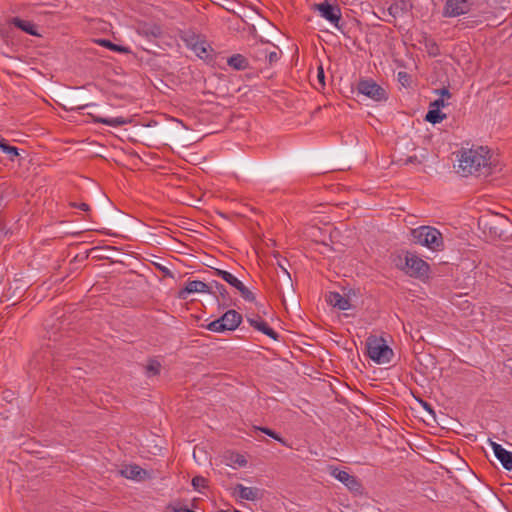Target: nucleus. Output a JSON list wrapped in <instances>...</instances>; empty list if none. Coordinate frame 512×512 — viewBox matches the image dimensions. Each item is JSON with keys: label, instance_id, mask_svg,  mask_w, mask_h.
Returning a JSON list of instances; mask_svg holds the SVG:
<instances>
[{"label": "nucleus", "instance_id": "5701e85b", "mask_svg": "<svg viewBox=\"0 0 512 512\" xmlns=\"http://www.w3.org/2000/svg\"><path fill=\"white\" fill-rule=\"evenodd\" d=\"M189 45L192 48V50L196 53V55L198 57H200L201 59H205L209 56L208 50H207V44L205 41L196 40L193 43L191 42Z\"/></svg>", "mask_w": 512, "mask_h": 512}, {"label": "nucleus", "instance_id": "7ed1b4c3", "mask_svg": "<svg viewBox=\"0 0 512 512\" xmlns=\"http://www.w3.org/2000/svg\"><path fill=\"white\" fill-rule=\"evenodd\" d=\"M367 355L377 364H388L394 355L383 338L369 336L366 340Z\"/></svg>", "mask_w": 512, "mask_h": 512}, {"label": "nucleus", "instance_id": "ea45409f", "mask_svg": "<svg viewBox=\"0 0 512 512\" xmlns=\"http://www.w3.org/2000/svg\"><path fill=\"white\" fill-rule=\"evenodd\" d=\"M436 92L441 96V98L444 99V97L446 98H450L451 97V93L450 91L447 89V88H441L439 90H436Z\"/></svg>", "mask_w": 512, "mask_h": 512}, {"label": "nucleus", "instance_id": "c756f323", "mask_svg": "<svg viewBox=\"0 0 512 512\" xmlns=\"http://www.w3.org/2000/svg\"><path fill=\"white\" fill-rule=\"evenodd\" d=\"M99 43H100V45H102L104 47H107V48H110L113 51H121V52H126L127 51L126 48L118 46V45L112 43L109 40H105V39L99 40Z\"/></svg>", "mask_w": 512, "mask_h": 512}, {"label": "nucleus", "instance_id": "a19ab883", "mask_svg": "<svg viewBox=\"0 0 512 512\" xmlns=\"http://www.w3.org/2000/svg\"><path fill=\"white\" fill-rule=\"evenodd\" d=\"M410 163H412V164H415V163H416V164H420V163H421V161L417 158V156H415V155H414V156H410V157H408V158L405 160V164H410Z\"/></svg>", "mask_w": 512, "mask_h": 512}, {"label": "nucleus", "instance_id": "37998d69", "mask_svg": "<svg viewBox=\"0 0 512 512\" xmlns=\"http://www.w3.org/2000/svg\"><path fill=\"white\" fill-rule=\"evenodd\" d=\"M356 0H342L345 4H353Z\"/></svg>", "mask_w": 512, "mask_h": 512}, {"label": "nucleus", "instance_id": "dca6fc26", "mask_svg": "<svg viewBox=\"0 0 512 512\" xmlns=\"http://www.w3.org/2000/svg\"><path fill=\"white\" fill-rule=\"evenodd\" d=\"M327 302L331 306L337 307L339 310H348L351 307L349 299L345 298L338 292H330L327 295Z\"/></svg>", "mask_w": 512, "mask_h": 512}, {"label": "nucleus", "instance_id": "e433bc0d", "mask_svg": "<svg viewBox=\"0 0 512 512\" xmlns=\"http://www.w3.org/2000/svg\"><path fill=\"white\" fill-rule=\"evenodd\" d=\"M70 105H71L69 108L70 110H74V109L80 110V109H84L85 107L88 106V104L80 103L79 101H77L75 99L70 101Z\"/></svg>", "mask_w": 512, "mask_h": 512}, {"label": "nucleus", "instance_id": "79ce46f5", "mask_svg": "<svg viewBox=\"0 0 512 512\" xmlns=\"http://www.w3.org/2000/svg\"><path fill=\"white\" fill-rule=\"evenodd\" d=\"M160 269L165 273V275L172 276V273L168 268L160 267Z\"/></svg>", "mask_w": 512, "mask_h": 512}, {"label": "nucleus", "instance_id": "9b49d317", "mask_svg": "<svg viewBox=\"0 0 512 512\" xmlns=\"http://www.w3.org/2000/svg\"><path fill=\"white\" fill-rule=\"evenodd\" d=\"M331 475L335 477L338 481L343 483L350 491H359L361 488V483L359 482L357 477L349 474L344 470L334 468L331 471Z\"/></svg>", "mask_w": 512, "mask_h": 512}, {"label": "nucleus", "instance_id": "4468645a", "mask_svg": "<svg viewBox=\"0 0 512 512\" xmlns=\"http://www.w3.org/2000/svg\"><path fill=\"white\" fill-rule=\"evenodd\" d=\"M234 495L249 501H254L261 497L260 489L256 487H245L242 484H237L235 486Z\"/></svg>", "mask_w": 512, "mask_h": 512}, {"label": "nucleus", "instance_id": "4c0bfd02", "mask_svg": "<svg viewBox=\"0 0 512 512\" xmlns=\"http://www.w3.org/2000/svg\"><path fill=\"white\" fill-rule=\"evenodd\" d=\"M70 206L75 207V208H79V209H80V210H82V211H89V210H90L89 205H88V204H86V203H80V204H78V203H75V202H71V203H70Z\"/></svg>", "mask_w": 512, "mask_h": 512}, {"label": "nucleus", "instance_id": "c9c22d12", "mask_svg": "<svg viewBox=\"0 0 512 512\" xmlns=\"http://www.w3.org/2000/svg\"><path fill=\"white\" fill-rule=\"evenodd\" d=\"M446 103L443 98H439L430 103V107L440 110L441 107H445Z\"/></svg>", "mask_w": 512, "mask_h": 512}, {"label": "nucleus", "instance_id": "2f4dec72", "mask_svg": "<svg viewBox=\"0 0 512 512\" xmlns=\"http://www.w3.org/2000/svg\"><path fill=\"white\" fill-rule=\"evenodd\" d=\"M284 262H288V261L286 259H283L282 261H278V266L282 269V271L287 276L286 282H287L288 287L290 288L291 291H294L291 276L288 273V271H287V269H286V267L284 265Z\"/></svg>", "mask_w": 512, "mask_h": 512}, {"label": "nucleus", "instance_id": "393cba45", "mask_svg": "<svg viewBox=\"0 0 512 512\" xmlns=\"http://www.w3.org/2000/svg\"><path fill=\"white\" fill-rule=\"evenodd\" d=\"M256 430L261 431L268 435L269 437L275 439L276 441L280 442L284 446H288L287 442L275 431H273L270 428L267 427H255Z\"/></svg>", "mask_w": 512, "mask_h": 512}, {"label": "nucleus", "instance_id": "39448f33", "mask_svg": "<svg viewBox=\"0 0 512 512\" xmlns=\"http://www.w3.org/2000/svg\"><path fill=\"white\" fill-rule=\"evenodd\" d=\"M357 91L375 102L388 100L387 90L370 78L360 79L357 83Z\"/></svg>", "mask_w": 512, "mask_h": 512}, {"label": "nucleus", "instance_id": "c03bdc74", "mask_svg": "<svg viewBox=\"0 0 512 512\" xmlns=\"http://www.w3.org/2000/svg\"><path fill=\"white\" fill-rule=\"evenodd\" d=\"M219 512H242V511L234 509L233 511H230V510H220Z\"/></svg>", "mask_w": 512, "mask_h": 512}, {"label": "nucleus", "instance_id": "f3484780", "mask_svg": "<svg viewBox=\"0 0 512 512\" xmlns=\"http://www.w3.org/2000/svg\"><path fill=\"white\" fill-rule=\"evenodd\" d=\"M227 64L236 71H243L249 68L248 59L242 54H234L227 59Z\"/></svg>", "mask_w": 512, "mask_h": 512}, {"label": "nucleus", "instance_id": "2eb2a0df", "mask_svg": "<svg viewBox=\"0 0 512 512\" xmlns=\"http://www.w3.org/2000/svg\"><path fill=\"white\" fill-rule=\"evenodd\" d=\"M249 324L256 330L262 332L273 340H278L279 335L265 321L261 319L247 318Z\"/></svg>", "mask_w": 512, "mask_h": 512}, {"label": "nucleus", "instance_id": "b1692460", "mask_svg": "<svg viewBox=\"0 0 512 512\" xmlns=\"http://www.w3.org/2000/svg\"><path fill=\"white\" fill-rule=\"evenodd\" d=\"M446 118V114L442 113L441 110L431 108L428 110L425 120L432 124H437Z\"/></svg>", "mask_w": 512, "mask_h": 512}, {"label": "nucleus", "instance_id": "473e14b6", "mask_svg": "<svg viewBox=\"0 0 512 512\" xmlns=\"http://www.w3.org/2000/svg\"><path fill=\"white\" fill-rule=\"evenodd\" d=\"M162 33V30L159 26L153 25L145 30V34L152 35L153 37H158Z\"/></svg>", "mask_w": 512, "mask_h": 512}, {"label": "nucleus", "instance_id": "4be33fe9", "mask_svg": "<svg viewBox=\"0 0 512 512\" xmlns=\"http://www.w3.org/2000/svg\"><path fill=\"white\" fill-rule=\"evenodd\" d=\"M0 149L2 152L10 156V160L13 161L15 157L19 156V149L15 146L10 145L7 140L0 136Z\"/></svg>", "mask_w": 512, "mask_h": 512}, {"label": "nucleus", "instance_id": "bb28decb", "mask_svg": "<svg viewBox=\"0 0 512 512\" xmlns=\"http://www.w3.org/2000/svg\"><path fill=\"white\" fill-rule=\"evenodd\" d=\"M268 52L266 45L262 44L255 48L253 56L257 61H266Z\"/></svg>", "mask_w": 512, "mask_h": 512}, {"label": "nucleus", "instance_id": "f8f14e48", "mask_svg": "<svg viewBox=\"0 0 512 512\" xmlns=\"http://www.w3.org/2000/svg\"><path fill=\"white\" fill-rule=\"evenodd\" d=\"M209 291H212V287H210V284H207L200 280H192V281H188L186 283L185 288L180 290L179 297L182 299H185L187 294L196 293V292L209 293Z\"/></svg>", "mask_w": 512, "mask_h": 512}, {"label": "nucleus", "instance_id": "c85d7f7f", "mask_svg": "<svg viewBox=\"0 0 512 512\" xmlns=\"http://www.w3.org/2000/svg\"><path fill=\"white\" fill-rule=\"evenodd\" d=\"M207 479L202 476H195L192 479V486L195 490L200 491L201 488L207 487Z\"/></svg>", "mask_w": 512, "mask_h": 512}, {"label": "nucleus", "instance_id": "412c9836", "mask_svg": "<svg viewBox=\"0 0 512 512\" xmlns=\"http://www.w3.org/2000/svg\"><path fill=\"white\" fill-rule=\"evenodd\" d=\"M210 287H212V291H209V294L217 296L219 294L223 300L224 305L227 304V300H229V294L225 288V286L217 281H213L210 283Z\"/></svg>", "mask_w": 512, "mask_h": 512}, {"label": "nucleus", "instance_id": "0eeeda50", "mask_svg": "<svg viewBox=\"0 0 512 512\" xmlns=\"http://www.w3.org/2000/svg\"><path fill=\"white\" fill-rule=\"evenodd\" d=\"M314 10L318 11L320 16L326 19L327 21L334 24V26L343 31L341 21V10L338 6L330 4L327 0L314 4Z\"/></svg>", "mask_w": 512, "mask_h": 512}, {"label": "nucleus", "instance_id": "f704fd0d", "mask_svg": "<svg viewBox=\"0 0 512 512\" xmlns=\"http://www.w3.org/2000/svg\"><path fill=\"white\" fill-rule=\"evenodd\" d=\"M426 46L429 48L428 52L430 55L437 56L439 54V47L434 41L428 42Z\"/></svg>", "mask_w": 512, "mask_h": 512}, {"label": "nucleus", "instance_id": "a211bd4d", "mask_svg": "<svg viewBox=\"0 0 512 512\" xmlns=\"http://www.w3.org/2000/svg\"><path fill=\"white\" fill-rule=\"evenodd\" d=\"M11 23L15 27L19 28L20 30L26 32L29 35H32V36H38L39 35L37 33L36 25L33 22H31V21L23 20V19H20L18 17H14L12 19Z\"/></svg>", "mask_w": 512, "mask_h": 512}, {"label": "nucleus", "instance_id": "7c9ffc66", "mask_svg": "<svg viewBox=\"0 0 512 512\" xmlns=\"http://www.w3.org/2000/svg\"><path fill=\"white\" fill-rule=\"evenodd\" d=\"M397 80L401 83L402 86L408 87L410 85L411 76L404 71H400L397 74Z\"/></svg>", "mask_w": 512, "mask_h": 512}, {"label": "nucleus", "instance_id": "6e6552de", "mask_svg": "<svg viewBox=\"0 0 512 512\" xmlns=\"http://www.w3.org/2000/svg\"><path fill=\"white\" fill-rule=\"evenodd\" d=\"M404 270L412 277H423L428 274L429 265L417 255L407 252Z\"/></svg>", "mask_w": 512, "mask_h": 512}, {"label": "nucleus", "instance_id": "ddd939ff", "mask_svg": "<svg viewBox=\"0 0 512 512\" xmlns=\"http://www.w3.org/2000/svg\"><path fill=\"white\" fill-rule=\"evenodd\" d=\"M491 446L495 457L500 461L502 466L511 471L512 470V452L504 449L500 444L491 442Z\"/></svg>", "mask_w": 512, "mask_h": 512}, {"label": "nucleus", "instance_id": "cd10ccee", "mask_svg": "<svg viewBox=\"0 0 512 512\" xmlns=\"http://www.w3.org/2000/svg\"><path fill=\"white\" fill-rule=\"evenodd\" d=\"M281 56V50L278 47H274V50L269 51L266 59V63L269 66H272L274 63L278 62Z\"/></svg>", "mask_w": 512, "mask_h": 512}, {"label": "nucleus", "instance_id": "aec40b11", "mask_svg": "<svg viewBox=\"0 0 512 512\" xmlns=\"http://www.w3.org/2000/svg\"><path fill=\"white\" fill-rule=\"evenodd\" d=\"M94 123H102L112 127H118L127 124L129 121L123 117H115V118H103L99 116H92Z\"/></svg>", "mask_w": 512, "mask_h": 512}, {"label": "nucleus", "instance_id": "6ab92c4d", "mask_svg": "<svg viewBox=\"0 0 512 512\" xmlns=\"http://www.w3.org/2000/svg\"><path fill=\"white\" fill-rule=\"evenodd\" d=\"M121 475L127 479H142L146 471L138 465H129L121 470Z\"/></svg>", "mask_w": 512, "mask_h": 512}, {"label": "nucleus", "instance_id": "f03ea898", "mask_svg": "<svg viewBox=\"0 0 512 512\" xmlns=\"http://www.w3.org/2000/svg\"><path fill=\"white\" fill-rule=\"evenodd\" d=\"M412 240L416 244L428 247L433 251H442L444 241L441 232L431 226H420L411 230Z\"/></svg>", "mask_w": 512, "mask_h": 512}, {"label": "nucleus", "instance_id": "9d476101", "mask_svg": "<svg viewBox=\"0 0 512 512\" xmlns=\"http://www.w3.org/2000/svg\"><path fill=\"white\" fill-rule=\"evenodd\" d=\"M413 9V4L407 0H397L393 2L387 9L388 15L393 19L382 18L388 23H394L397 17L409 13Z\"/></svg>", "mask_w": 512, "mask_h": 512}, {"label": "nucleus", "instance_id": "20e7f679", "mask_svg": "<svg viewBox=\"0 0 512 512\" xmlns=\"http://www.w3.org/2000/svg\"><path fill=\"white\" fill-rule=\"evenodd\" d=\"M242 322V315L236 310L226 311L220 318L210 322L206 328L213 332L235 330Z\"/></svg>", "mask_w": 512, "mask_h": 512}, {"label": "nucleus", "instance_id": "72a5a7b5", "mask_svg": "<svg viewBox=\"0 0 512 512\" xmlns=\"http://www.w3.org/2000/svg\"><path fill=\"white\" fill-rule=\"evenodd\" d=\"M317 80L323 88L325 86V73L322 65H319L317 68Z\"/></svg>", "mask_w": 512, "mask_h": 512}, {"label": "nucleus", "instance_id": "1a4fd4ad", "mask_svg": "<svg viewBox=\"0 0 512 512\" xmlns=\"http://www.w3.org/2000/svg\"><path fill=\"white\" fill-rule=\"evenodd\" d=\"M214 274L220 278H222L229 285L237 289L241 295V297L249 302L255 301V295L233 274L228 271L215 269Z\"/></svg>", "mask_w": 512, "mask_h": 512}, {"label": "nucleus", "instance_id": "58836bf2", "mask_svg": "<svg viewBox=\"0 0 512 512\" xmlns=\"http://www.w3.org/2000/svg\"><path fill=\"white\" fill-rule=\"evenodd\" d=\"M234 463L238 464L239 466H245L247 464V460L243 455H236V458L234 459Z\"/></svg>", "mask_w": 512, "mask_h": 512}, {"label": "nucleus", "instance_id": "f257e3e1", "mask_svg": "<svg viewBox=\"0 0 512 512\" xmlns=\"http://www.w3.org/2000/svg\"><path fill=\"white\" fill-rule=\"evenodd\" d=\"M491 151L488 147L462 148L458 157V170L462 176L487 177L493 172Z\"/></svg>", "mask_w": 512, "mask_h": 512}, {"label": "nucleus", "instance_id": "a878e982", "mask_svg": "<svg viewBox=\"0 0 512 512\" xmlns=\"http://www.w3.org/2000/svg\"><path fill=\"white\" fill-rule=\"evenodd\" d=\"M161 364L156 360H150L146 366L147 376H156L160 373Z\"/></svg>", "mask_w": 512, "mask_h": 512}, {"label": "nucleus", "instance_id": "423d86ee", "mask_svg": "<svg viewBox=\"0 0 512 512\" xmlns=\"http://www.w3.org/2000/svg\"><path fill=\"white\" fill-rule=\"evenodd\" d=\"M475 6V0H446L442 15L447 18H454L468 14Z\"/></svg>", "mask_w": 512, "mask_h": 512}]
</instances>
